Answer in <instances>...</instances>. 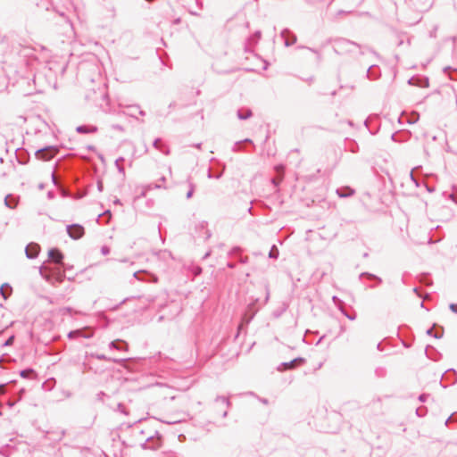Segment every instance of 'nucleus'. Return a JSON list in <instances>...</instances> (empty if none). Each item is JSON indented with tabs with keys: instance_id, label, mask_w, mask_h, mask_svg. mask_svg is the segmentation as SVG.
<instances>
[{
	"instance_id": "obj_1",
	"label": "nucleus",
	"mask_w": 457,
	"mask_h": 457,
	"mask_svg": "<svg viewBox=\"0 0 457 457\" xmlns=\"http://www.w3.org/2000/svg\"><path fill=\"white\" fill-rule=\"evenodd\" d=\"M328 42L334 44L333 50L337 54L353 53L356 49L359 50L360 54H363V52L361 51V46L358 43L345 37L330 38Z\"/></svg>"
},
{
	"instance_id": "obj_2",
	"label": "nucleus",
	"mask_w": 457,
	"mask_h": 457,
	"mask_svg": "<svg viewBox=\"0 0 457 457\" xmlns=\"http://www.w3.org/2000/svg\"><path fill=\"white\" fill-rule=\"evenodd\" d=\"M58 153V148L56 146L49 145L45 146L41 149L36 151L35 155L37 159L42 161H49Z\"/></svg>"
},
{
	"instance_id": "obj_3",
	"label": "nucleus",
	"mask_w": 457,
	"mask_h": 457,
	"mask_svg": "<svg viewBox=\"0 0 457 457\" xmlns=\"http://www.w3.org/2000/svg\"><path fill=\"white\" fill-rule=\"evenodd\" d=\"M66 230H67L68 235L72 239H79L85 234V229L83 228V226H81L79 224L68 225L66 228Z\"/></svg>"
},
{
	"instance_id": "obj_4",
	"label": "nucleus",
	"mask_w": 457,
	"mask_h": 457,
	"mask_svg": "<svg viewBox=\"0 0 457 457\" xmlns=\"http://www.w3.org/2000/svg\"><path fill=\"white\" fill-rule=\"evenodd\" d=\"M305 362V359L302 358V357H297L290 361H286V362H281L277 370L280 372H283L285 370H293L295 369L296 366H299V365H302Z\"/></svg>"
},
{
	"instance_id": "obj_5",
	"label": "nucleus",
	"mask_w": 457,
	"mask_h": 457,
	"mask_svg": "<svg viewBox=\"0 0 457 457\" xmlns=\"http://www.w3.org/2000/svg\"><path fill=\"white\" fill-rule=\"evenodd\" d=\"M48 257L51 260V262H53L55 264H58V265L63 264L62 261H63L64 256H63L62 253L57 248L50 249L48 251Z\"/></svg>"
},
{
	"instance_id": "obj_6",
	"label": "nucleus",
	"mask_w": 457,
	"mask_h": 457,
	"mask_svg": "<svg viewBox=\"0 0 457 457\" xmlns=\"http://www.w3.org/2000/svg\"><path fill=\"white\" fill-rule=\"evenodd\" d=\"M281 37L285 40V46H290L296 42V36L289 29H284L280 33Z\"/></svg>"
},
{
	"instance_id": "obj_7",
	"label": "nucleus",
	"mask_w": 457,
	"mask_h": 457,
	"mask_svg": "<svg viewBox=\"0 0 457 457\" xmlns=\"http://www.w3.org/2000/svg\"><path fill=\"white\" fill-rule=\"evenodd\" d=\"M162 437L161 436H149L146 441L142 445L145 449H157L161 445Z\"/></svg>"
},
{
	"instance_id": "obj_8",
	"label": "nucleus",
	"mask_w": 457,
	"mask_h": 457,
	"mask_svg": "<svg viewBox=\"0 0 457 457\" xmlns=\"http://www.w3.org/2000/svg\"><path fill=\"white\" fill-rule=\"evenodd\" d=\"M39 250L40 247L37 243H29L25 248L26 256L29 259H34L38 255Z\"/></svg>"
},
{
	"instance_id": "obj_9",
	"label": "nucleus",
	"mask_w": 457,
	"mask_h": 457,
	"mask_svg": "<svg viewBox=\"0 0 457 457\" xmlns=\"http://www.w3.org/2000/svg\"><path fill=\"white\" fill-rule=\"evenodd\" d=\"M109 348L112 350L115 349L118 351H128L129 345H128L127 342H125L124 340L116 339V340L112 341L109 344Z\"/></svg>"
},
{
	"instance_id": "obj_10",
	"label": "nucleus",
	"mask_w": 457,
	"mask_h": 457,
	"mask_svg": "<svg viewBox=\"0 0 457 457\" xmlns=\"http://www.w3.org/2000/svg\"><path fill=\"white\" fill-rule=\"evenodd\" d=\"M427 335L433 337L436 339H439L444 335V328L440 326H437V324H434L432 328H428L427 330Z\"/></svg>"
},
{
	"instance_id": "obj_11",
	"label": "nucleus",
	"mask_w": 457,
	"mask_h": 457,
	"mask_svg": "<svg viewBox=\"0 0 457 457\" xmlns=\"http://www.w3.org/2000/svg\"><path fill=\"white\" fill-rule=\"evenodd\" d=\"M408 83L412 86H418L420 87H428L429 85L428 79L424 78H418V77H412L408 80Z\"/></svg>"
},
{
	"instance_id": "obj_12",
	"label": "nucleus",
	"mask_w": 457,
	"mask_h": 457,
	"mask_svg": "<svg viewBox=\"0 0 457 457\" xmlns=\"http://www.w3.org/2000/svg\"><path fill=\"white\" fill-rule=\"evenodd\" d=\"M18 203H19V196H16L12 194H8L4 197V205L7 208L15 209L18 205Z\"/></svg>"
},
{
	"instance_id": "obj_13",
	"label": "nucleus",
	"mask_w": 457,
	"mask_h": 457,
	"mask_svg": "<svg viewBox=\"0 0 457 457\" xmlns=\"http://www.w3.org/2000/svg\"><path fill=\"white\" fill-rule=\"evenodd\" d=\"M98 130L96 126L94 125H79L76 128V131L79 134H91Z\"/></svg>"
},
{
	"instance_id": "obj_14",
	"label": "nucleus",
	"mask_w": 457,
	"mask_h": 457,
	"mask_svg": "<svg viewBox=\"0 0 457 457\" xmlns=\"http://www.w3.org/2000/svg\"><path fill=\"white\" fill-rule=\"evenodd\" d=\"M153 146L165 155L170 154V148L165 144L162 143L161 138L154 139Z\"/></svg>"
},
{
	"instance_id": "obj_15",
	"label": "nucleus",
	"mask_w": 457,
	"mask_h": 457,
	"mask_svg": "<svg viewBox=\"0 0 457 457\" xmlns=\"http://www.w3.org/2000/svg\"><path fill=\"white\" fill-rule=\"evenodd\" d=\"M367 78L370 79H377L380 76V70L376 65H371L367 70Z\"/></svg>"
},
{
	"instance_id": "obj_16",
	"label": "nucleus",
	"mask_w": 457,
	"mask_h": 457,
	"mask_svg": "<svg viewBox=\"0 0 457 457\" xmlns=\"http://www.w3.org/2000/svg\"><path fill=\"white\" fill-rule=\"evenodd\" d=\"M92 356L99 361H112L114 363H119V364H120L126 361V359L110 358L103 353H95V354H92Z\"/></svg>"
},
{
	"instance_id": "obj_17",
	"label": "nucleus",
	"mask_w": 457,
	"mask_h": 457,
	"mask_svg": "<svg viewBox=\"0 0 457 457\" xmlns=\"http://www.w3.org/2000/svg\"><path fill=\"white\" fill-rule=\"evenodd\" d=\"M253 112L249 108H242L237 110V116L239 120H245L251 118Z\"/></svg>"
},
{
	"instance_id": "obj_18",
	"label": "nucleus",
	"mask_w": 457,
	"mask_h": 457,
	"mask_svg": "<svg viewBox=\"0 0 457 457\" xmlns=\"http://www.w3.org/2000/svg\"><path fill=\"white\" fill-rule=\"evenodd\" d=\"M353 193L354 190L349 187H340L337 189V194L341 198L351 196L353 195Z\"/></svg>"
},
{
	"instance_id": "obj_19",
	"label": "nucleus",
	"mask_w": 457,
	"mask_h": 457,
	"mask_svg": "<svg viewBox=\"0 0 457 457\" xmlns=\"http://www.w3.org/2000/svg\"><path fill=\"white\" fill-rule=\"evenodd\" d=\"M12 288L7 283H4L0 287V295L3 296L4 300H6L12 295Z\"/></svg>"
},
{
	"instance_id": "obj_20",
	"label": "nucleus",
	"mask_w": 457,
	"mask_h": 457,
	"mask_svg": "<svg viewBox=\"0 0 457 457\" xmlns=\"http://www.w3.org/2000/svg\"><path fill=\"white\" fill-rule=\"evenodd\" d=\"M253 306H254V303H251L247 306V311H246L245 316L248 315V313H250V314L245 320L246 323H249L253 320V318L254 317V315L257 312L256 310H253Z\"/></svg>"
},
{
	"instance_id": "obj_21",
	"label": "nucleus",
	"mask_w": 457,
	"mask_h": 457,
	"mask_svg": "<svg viewBox=\"0 0 457 457\" xmlns=\"http://www.w3.org/2000/svg\"><path fill=\"white\" fill-rule=\"evenodd\" d=\"M20 375L23 378H30L36 377V372L33 369H25L20 371Z\"/></svg>"
},
{
	"instance_id": "obj_22",
	"label": "nucleus",
	"mask_w": 457,
	"mask_h": 457,
	"mask_svg": "<svg viewBox=\"0 0 457 457\" xmlns=\"http://www.w3.org/2000/svg\"><path fill=\"white\" fill-rule=\"evenodd\" d=\"M359 277H360V278H368L369 279L376 280L378 282V284L382 283L381 278L378 277L375 274L370 273V272H362L360 274Z\"/></svg>"
},
{
	"instance_id": "obj_23",
	"label": "nucleus",
	"mask_w": 457,
	"mask_h": 457,
	"mask_svg": "<svg viewBox=\"0 0 457 457\" xmlns=\"http://www.w3.org/2000/svg\"><path fill=\"white\" fill-rule=\"evenodd\" d=\"M262 36L261 31H255L248 39L250 45L254 46L258 43Z\"/></svg>"
},
{
	"instance_id": "obj_24",
	"label": "nucleus",
	"mask_w": 457,
	"mask_h": 457,
	"mask_svg": "<svg viewBox=\"0 0 457 457\" xmlns=\"http://www.w3.org/2000/svg\"><path fill=\"white\" fill-rule=\"evenodd\" d=\"M220 402L222 404H224L226 406L227 409H228L230 406H231V402L229 401L228 398L225 397V396H217L215 398V403H219Z\"/></svg>"
},
{
	"instance_id": "obj_25",
	"label": "nucleus",
	"mask_w": 457,
	"mask_h": 457,
	"mask_svg": "<svg viewBox=\"0 0 457 457\" xmlns=\"http://www.w3.org/2000/svg\"><path fill=\"white\" fill-rule=\"evenodd\" d=\"M279 255L278 248L273 245L269 252V257L270 259H278Z\"/></svg>"
},
{
	"instance_id": "obj_26",
	"label": "nucleus",
	"mask_w": 457,
	"mask_h": 457,
	"mask_svg": "<svg viewBox=\"0 0 457 457\" xmlns=\"http://www.w3.org/2000/svg\"><path fill=\"white\" fill-rule=\"evenodd\" d=\"M244 144H253V141L249 138H245L244 140H241V141H237L234 144L233 147H232V151L233 152H237L238 151V145H242Z\"/></svg>"
},
{
	"instance_id": "obj_27",
	"label": "nucleus",
	"mask_w": 457,
	"mask_h": 457,
	"mask_svg": "<svg viewBox=\"0 0 457 457\" xmlns=\"http://www.w3.org/2000/svg\"><path fill=\"white\" fill-rule=\"evenodd\" d=\"M445 72L451 71L449 77L453 80H457V69H452L451 67H445L444 69Z\"/></svg>"
},
{
	"instance_id": "obj_28",
	"label": "nucleus",
	"mask_w": 457,
	"mask_h": 457,
	"mask_svg": "<svg viewBox=\"0 0 457 457\" xmlns=\"http://www.w3.org/2000/svg\"><path fill=\"white\" fill-rule=\"evenodd\" d=\"M157 188H165V187L161 184H158V183H155V184L151 183V184L144 186V189H145L147 192L152 189H157Z\"/></svg>"
},
{
	"instance_id": "obj_29",
	"label": "nucleus",
	"mask_w": 457,
	"mask_h": 457,
	"mask_svg": "<svg viewBox=\"0 0 457 457\" xmlns=\"http://www.w3.org/2000/svg\"><path fill=\"white\" fill-rule=\"evenodd\" d=\"M128 109H129L128 115H129L131 117H136V112H137V110L139 109V106L138 105H129V106H128Z\"/></svg>"
},
{
	"instance_id": "obj_30",
	"label": "nucleus",
	"mask_w": 457,
	"mask_h": 457,
	"mask_svg": "<svg viewBox=\"0 0 457 457\" xmlns=\"http://www.w3.org/2000/svg\"><path fill=\"white\" fill-rule=\"evenodd\" d=\"M124 162V158L120 157L115 161V165H116L119 172L124 174V172H125L124 168H123V166L120 165V162Z\"/></svg>"
},
{
	"instance_id": "obj_31",
	"label": "nucleus",
	"mask_w": 457,
	"mask_h": 457,
	"mask_svg": "<svg viewBox=\"0 0 457 457\" xmlns=\"http://www.w3.org/2000/svg\"><path fill=\"white\" fill-rule=\"evenodd\" d=\"M420 119V114L416 112H412L411 114V117L408 119V122L410 124H413V123H416Z\"/></svg>"
},
{
	"instance_id": "obj_32",
	"label": "nucleus",
	"mask_w": 457,
	"mask_h": 457,
	"mask_svg": "<svg viewBox=\"0 0 457 457\" xmlns=\"http://www.w3.org/2000/svg\"><path fill=\"white\" fill-rule=\"evenodd\" d=\"M334 303L336 304V306L341 311V309H344V302L342 300H340L337 296H333L332 298Z\"/></svg>"
},
{
	"instance_id": "obj_33",
	"label": "nucleus",
	"mask_w": 457,
	"mask_h": 457,
	"mask_svg": "<svg viewBox=\"0 0 457 457\" xmlns=\"http://www.w3.org/2000/svg\"><path fill=\"white\" fill-rule=\"evenodd\" d=\"M287 304L286 303H283L282 307L280 310H277L273 312V315L276 317V318H278L280 317V315L287 310Z\"/></svg>"
},
{
	"instance_id": "obj_34",
	"label": "nucleus",
	"mask_w": 457,
	"mask_h": 457,
	"mask_svg": "<svg viewBox=\"0 0 457 457\" xmlns=\"http://www.w3.org/2000/svg\"><path fill=\"white\" fill-rule=\"evenodd\" d=\"M416 414L419 416V417H423L427 414V408L424 407V406H421V407H419L417 408L416 410Z\"/></svg>"
},
{
	"instance_id": "obj_35",
	"label": "nucleus",
	"mask_w": 457,
	"mask_h": 457,
	"mask_svg": "<svg viewBox=\"0 0 457 457\" xmlns=\"http://www.w3.org/2000/svg\"><path fill=\"white\" fill-rule=\"evenodd\" d=\"M341 312L350 320H354L356 319V313L353 312V314L348 313L345 308L341 309Z\"/></svg>"
},
{
	"instance_id": "obj_36",
	"label": "nucleus",
	"mask_w": 457,
	"mask_h": 457,
	"mask_svg": "<svg viewBox=\"0 0 457 457\" xmlns=\"http://www.w3.org/2000/svg\"><path fill=\"white\" fill-rule=\"evenodd\" d=\"M13 341H14V336H11L5 340V342L2 345V346H4V347L10 346L13 344Z\"/></svg>"
},
{
	"instance_id": "obj_37",
	"label": "nucleus",
	"mask_w": 457,
	"mask_h": 457,
	"mask_svg": "<svg viewBox=\"0 0 457 457\" xmlns=\"http://www.w3.org/2000/svg\"><path fill=\"white\" fill-rule=\"evenodd\" d=\"M457 421V414L453 413L446 420H445V426H448L450 422Z\"/></svg>"
},
{
	"instance_id": "obj_38",
	"label": "nucleus",
	"mask_w": 457,
	"mask_h": 457,
	"mask_svg": "<svg viewBox=\"0 0 457 457\" xmlns=\"http://www.w3.org/2000/svg\"><path fill=\"white\" fill-rule=\"evenodd\" d=\"M80 334L79 330H72V331H70L69 334H68V337L70 339H73L75 338L76 337H78L79 335Z\"/></svg>"
},
{
	"instance_id": "obj_39",
	"label": "nucleus",
	"mask_w": 457,
	"mask_h": 457,
	"mask_svg": "<svg viewBox=\"0 0 457 457\" xmlns=\"http://www.w3.org/2000/svg\"><path fill=\"white\" fill-rule=\"evenodd\" d=\"M141 274H144V275H148L147 273H145V271H137V272H135L134 273V277L137 278V279H139V280H144L145 278L140 277Z\"/></svg>"
},
{
	"instance_id": "obj_40",
	"label": "nucleus",
	"mask_w": 457,
	"mask_h": 457,
	"mask_svg": "<svg viewBox=\"0 0 457 457\" xmlns=\"http://www.w3.org/2000/svg\"><path fill=\"white\" fill-rule=\"evenodd\" d=\"M194 190H195V187L193 184H190V189L188 190V192L187 193V198L189 199L192 197L193 194H194Z\"/></svg>"
},
{
	"instance_id": "obj_41",
	"label": "nucleus",
	"mask_w": 457,
	"mask_h": 457,
	"mask_svg": "<svg viewBox=\"0 0 457 457\" xmlns=\"http://www.w3.org/2000/svg\"><path fill=\"white\" fill-rule=\"evenodd\" d=\"M193 273L195 276H198L202 273V268L199 266H196L194 268Z\"/></svg>"
},
{
	"instance_id": "obj_42",
	"label": "nucleus",
	"mask_w": 457,
	"mask_h": 457,
	"mask_svg": "<svg viewBox=\"0 0 457 457\" xmlns=\"http://www.w3.org/2000/svg\"><path fill=\"white\" fill-rule=\"evenodd\" d=\"M425 285H431L432 281L427 278V276H423L422 279L420 280Z\"/></svg>"
},
{
	"instance_id": "obj_43",
	"label": "nucleus",
	"mask_w": 457,
	"mask_h": 457,
	"mask_svg": "<svg viewBox=\"0 0 457 457\" xmlns=\"http://www.w3.org/2000/svg\"><path fill=\"white\" fill-rule=\"evenodd\" d=\"M429 395L428 394H421L420 396H419V401L420 402H426L427 399L428 398Z\"/></svg>"
},
{
	"instance_id": "obj_44",
	"label": "nucleus",
	"mask_w": 457,
	"mask_h": 457,
	"mask_svg": "<svg viewBox=\"0 0 457 457\" xmlns=\"http://www.w3.org/2000/svg\"><path fill=\"white\" fill-rule=\"evenodd\" d=\"M101 253L104 254V255H106L110 253V249L108 246L104 245L101 248Z\"/></svg>"
},
{
	"instance_id": "obj_45",
	"label": "nucleus",
	"mask_w": 457,
	"mask_h": 457,
	"mask_svg": "<svg viewBox=\"0 0 457 457\" xmlns=\"http://www.w3.org/2000/svg\"><path fill=\"white\" fill-rule=\"evenodd\" d=\"M195 5L198 8V10L203 9V0H195Z\"/></svg>"
},
{
	"instance_id": "obj_46",
	"label": "nucleus",
	"mask_w": 457,
	"mask_h": 457,
	"mask_svg": "<svg viewBox=\"0 0 457 457\" xmlns=\"http://www.w3.org/2000/svg\"><path fill=\"white\" fill-rule=\"evenodd\" d=\"M346 13H348V12H345V11H344V10H339V11L336 13V15H335V17H334V20H337V19H338V17H339L340 15H342V14H346Z\"/></svg>"
},
{
	"instance_id": "obj_47",
	"label": "nucleus",
	"mask_w": 457,
	"mask_h": 457,
	"mask_svg": "<svg viewBox=\"0 0 457 457\" xmlns=\"http://www.w3.org/2000/svg\"><path fill=\"white\" fill-rule=\"evenodd\" d=\"M112 128L113 129H116V130H119V131H123L124 130L123 127L121 125H119V124H113L112 126Z\"/></svg>"
},
{
	"instance_id": "obj_48",
	"label": "nucleus",
	"mask_w": 457,
	"mask_h": 457,
	"mask_svg": "<svg viewBox=\"0 0 457 457\" xmlns=\"http://www.w3.org/2000/svg\"><path fill=\"white\" fill-rule=\"evenodd\" d=\"M240 252H241V248L238 247V246H236V247L232 248L230 253L231 254H237V253H238Z\"/></svg>"
},
{
	"instance_id": "obj_49",
	"label": "nucleus",
	"mask_w": 457,
	"mask_h": 457,
	"mask_svg": "<svg viewBox=\"0 0 457 457\" xmlns=\"http://www.w3.org/2000/svg\"><path fill=\"white\" fill-rule=\"evenodd\" d=\"M6 384H0V395H4L6 393Z\"/></svg>"
},
{
	"instance_id": "obj_50",
	"label": "nucleus",
	"mask_w": 457,
	"mask_h": 457,
	"mask_svg": "<svg viewBox=\"0 0 457 457\" xmlns=\"http://www.w3.org/2000/svg\"><path fill=\"white\" fill-rule=\"evenodd\" d=\"M449 308H450V310H451L453 312L457 313V304H455V303H451V304L449 305Z\"/></svg>"
},
{
	"instance_id": "obj_51",
	"label": "nucleus",
	"mask_w": 457,
	"mask_h": 457,
	"mask_svg": "<svg viewBox=\"0 0 457 457\" xmlns=\"http://www.w3.org/2000/svg\"><path fill=\"white\" fill-rule=\"evenodd\" d=\"M410 175H411V178L412 181L416 184V186H417V187H419V182H418V180L413 177V172H412V171L411 172V174H410Z\"/></svg>"
},
{
	"instance_id": "obj_52",
	"label": "nucleus",
	"mask_w": 457,
	"mask_h": 457,
	"mask_svg": "<svg viewBox=\"0 0 457 457\" xmlns=\"http://www.w3.org/2000/svg\"><path fill=\"white\" fill-rule=\"evenodd\" d=\"M239 261L242 263H246V262H248V257L247 256L241 257Z\"/></svg>"
},
{
	"instance_id": "obj_53",
	"label": "nucleus",
	"mask_w": 457,
	"mask_h": 457,
	"mask_svg": "<svg viewBox=\"0 0 457 457\" xmlns=\"http://www.w3.org/2000/svg\"><path fill=\"white\" fill-rule=\"evenodd\" d=\"M103 187H103V183H102V181H98V182H97V188H98V190H99L100 192H101V191H103Z\"/></svg>"
},
{
	"instance_id": "obj_54",
	"label": "nucleus",
	"mask_w": 457,
	"mask_h": 457,
	"mask_svg": "<svg viewBox=\"0 0 457 457\" xmlns=\"http://www.w3.org/2000/svg\"><path fill=\"white\" fill-rule=\"evenodd\" d=\"M147 191L143 188L138 197H145L146 195Z\"/></svg>"
},
{
	"instance_id": "obj_55",
	"label": "nucleus",
	"mask_w": 457,
	"mask_h": 457,
	"mask_svg": "<svg viewBox=\"0 0 457 457\" xmlns=\"http://www.w3.org/2000/svg\"><path fill=\"white\" fill-rule=\"evenodd\" d=\"M222 173H223L222 171H220V172H216V174H214V178H215V179H219L222 176Z\"/></svg>"
},
{
	"instance_id": "obj_56",
	"label": "nucleus",
	"mask_w": 457,
	"mask_h": 457,
	"mask_svg": "<svg viewBox=\"0 0 457 457\" xmlns=\"http://www.w3.org/2000/svg\"><path fill=\"white\" fill-rule=\"evenodd\" d=\"M189 12L193 15H195V16H198L199 13L197 12H195V10H193L192 8L189 9Z\"/></svg>"
},
{
	"instance_id": "obj_57",
	"label": "nucleus",
	"mask_w": 457,
	"mask_h": 457,
	"mask_svg": "<svg viewBox=\"0 0 457 457\" xmlns=\"http://www.w3.org/2000/svg\"><path fill=\"white\" fill-rule=\"evenodd\" d=\"M18 161L21 164H25L27 162V160L26 159H21V157H18Z\"/></svg>"
},
{
	"instance_id": "obj_58",
	"label": "nucleus",
	"mask_w": 457,
	"mask_h": 457,
	"mask_svg": "<svg viewBox=\"0 0 457 457\" xmlns=\"http://www.w3.org/2000/svg\"><path fill=\"white\" fill-rule=\"evenodd\" d=\"M227 266L229 268V269H234L236 267V264L233 263V262H228Z\"/></svg>"
},
{
	"instance_id": "obj_59",
	"label": "nucleus",
	"mask_w": 457,
	"mask_h": 457,
	"mask_svg": "<svg viewBox=\"0 0 457 457\" xmlns=\"http://www.w3.org/2000/svg\"><path fill=\"white\" fill-rule=\"evenodd\" d=\"M87 148L88 151H92V152L96 151V147L94 145H87Z\"/></svg>"
},
{
	"instance_id": "obj_60",
	"label": "nucleus",
	"mask_w": 457,
	"mask_h": 457,
	"mask_svg": "<svg viewBox=\"0 0 457 457\" xmlns=\"http://www.w3.org/2000/svg\"><path fill=\"white\" fill-rule=\"evenodd\" d=\"M446 373H453V375H455V374H456V371H455L453 369H450V370H448L447 371H445V374H446Z\"/></svg>"
},
{
	"instance_id": "obj_61",
	"label": "nucleus",
	"mask_w": 457,
	"mask_h": 457,
	"mask_svg": "<svg viewBox=\"0 0 457 457\" xmlns=\"http://www.w3.org/2000/svg\"><path fill=\"white\" fill-rule=\"evenodd\" d=\"M52 179H53L54 184V185H57V183H56V178H55V176H54V172L52 173Z\"/></svg>"
},
{
	"instance_id": "obj_62",
	"label": "nucleus",
	"mask_w": 457,
	"mask_h": 457,
	"mask_svg": "<svg viewBox=\"0 0 457 457\" xmlns=\"http://www.w3.org/2000/svg\"><path fill=\"white\" fill-rule=\"evenodd\" d=\"M137 112H138L141 116H145V111H143V110L138 109V110H137Z\"/></svg>"
},
{
	"instance_id": "obj_63",
	"label": "nucleus",
	"mask_w": 457,
	"mask_h": 457,
	"mask_svg": "<svg viewBox=\"0 0 457 457\" xmlns=\"http://www.w3.org/2000/svg\"><path fill=\"white\" fill-rule=\"evenodd\" d=\"M208 178H210V179L214 178V175L212 174L211 170H208Z\"/></svg>"
},
{
	"instance_id": "obj_64",
	"label": "nucleus",
	"mask_w": 457,
	"mask_h": 457,
	"mask_svg": "<svg viewBox=\"0 0 457 457\" xmlns=\"http://www.w3.org/2000/svg\"><path fill=\"white\" fill-rule=\"evenodd\" d=\"M64 311H65L66 312L71 313L72 309H71V307H67V308H65V309H64Z\"/></svg>"
}]
</instances>
